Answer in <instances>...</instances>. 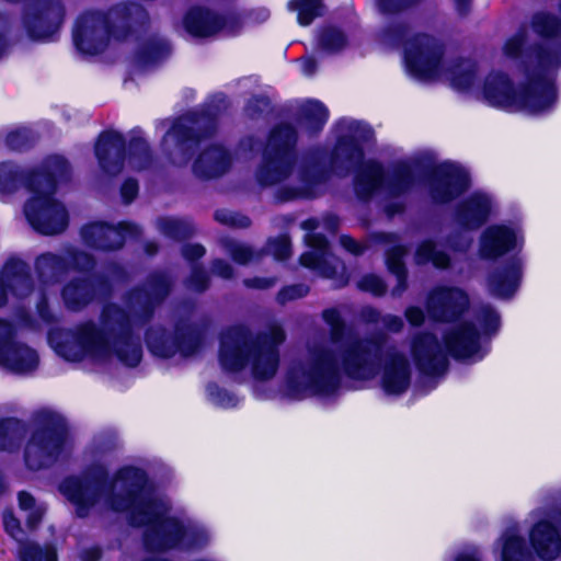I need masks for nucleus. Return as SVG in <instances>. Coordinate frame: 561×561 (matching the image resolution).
<instances>
[{
  "label": "nucleus",
  "instance_id": "14",
  "mask_svg": "<svg viewBox=\"0 0 561 561\" xmlns=\"http://www.w3.org/2000/svg\"><path fill=\"white\" fill-rule=\"evenodd\" d=\"M524 242V234L518 226L493 225L480 237L479 254L483 259H496L518 248Z\"/></svg>",
  "mask_w": 561,
  "mask_h": 561
},
{
  "label": "nucleus",
  "instance_id": "44",
  "mask_svg": "<svg viewBox=\"0 0 561 561\" xmlns=\"http://www.w3.org/2000/svg\"><path fill=\"white\" fill-rule=\"evenodd\" d=\"M216 218L219 221H222L227 225L236 226V227H247L249 226V219L244 216H239L233 213L220 211L217 213Z\"/></svg>",
  "mask_w": 561,
  "mask_h": 561
},
{
  "label": "nucleus",
  "instance_id": "8",
  "mask_svg": "<svg viewBox=\"0 0 561 561\" xmlns=\"http://www.w3.org/2000/svg\"><path fill=\"white\" fill-rule=\"evenodd\" d=\"M528 538L534 552L545 561L561 553V511L534 510L528 516Z\"/></svg>",
  "mask_w": 561,
  "mask_h": 561
},
{
  "label": "nucleus",
  "instance_id": "37",
  "mask_svg": "<svg viewBox=\"0 0 561 561\" xmlns=\"http://www.w3.org/2000/svg\"><path fill=\"white\" fill-rule=\"evenodd\" d=\"M209 399L217 405L222 408L234 407L238 403V399L227 392L226 390L219 389L217 386H209L207 388Z\"/></svg>",
  "mask_w": 561,
  "mask_h": 561
},
{
  "label": "nucleus",
  "instance_id": "17",
  "mask_svg": "<svg viewBox=\"0 0 561 561\" xmlns=\"http://www.w3.org/2000/svg\"><path fill=\"white\" fill-rule=\"evenodd\" d=\"M183 28L193 37L206 38L226 31L228 20L205 5H194L182 20Z\"/></svg>",
  "mask_w": 561,
  "mask_h": 561
},
{
  "label": "nucleus",
  "instance_id": "39",
  "mask_svg": "<svg viewBox=\"0 0 561 561\" xmlns=\"http://www.w3.org/2000/svg\"><path fill=\"white\" fill-rule=\"evenodd\" d=\"M268 252L277 260H284L290 254V244L286 236L271 240L267 244Z\"/></svg>",
  "mask_w": 561,
  "mask_h": 561
},
{
  "label": "nucleus",
  "instance_id": "13",
  "mask_svg": "<svg viewBox=\"0 0 561 561\" xmlns=\"http://www.w3.org/2000/svg\"><path fill=\"white\" fill-rule=\"evenodd\" d=\"M64 8L59 0H32L23 18L31 37L49 38L62 21Z\"/></svg>",
  "mask_w": 561,
  "mask_h": 561
},
{
  "label": "nucleus",
  "instance_id": "15",
  "mask_svg": "<svg viewBox=\"0 0 561 561\" xmlns=\"http://www.w3.org/2000/svg\"><path fill=\"white\" fill-rule=\"evenodd\" d=\"M65 446L61 434L44 430L32 435L25 447V462L32 470L41 469L51 463Z\"/></svg>",
  "mask_w": 561,
  "mask_h": 561
},
{
  "label": "nucleus",
  "instance_id": "59",
  "mask_svg": "<svg viewBox=\"0 0 561 561\" xmlns=\"http://www.w3.org/2000/svg\"><path fill=\"white\" fill-rule=\"evenodd\" d=\"M245 284L248 286L255 287V288H267L273 284V282L271 279H253V280H247Z\"/></svg>",
  "mask_w": 561,
  "mask_h": 561
},
{
  "label": "nucleus",
  "instance_id": "43",
  "mask_svg": "<svg viewBox=\"0 0 561 561\" xmlns=\"http://www.w3.org/2000/svg\"><path fill=\"white\" fill-rule=\"evenodd\" d=\"M228 252L236 262L241 264L252 261L255 255L251 248L240 243H231L228 248Z\"/></svg>",
  "mask_w": 561,
  "mask_h": 561
},
{
  "label": "nucleus",
  "instance_id": "9",
  "mask_svg": "<svg viewBox=\"0 0 561 561\" xmlns=\"http://www.w3.org/2000/svg\"><path fill=\"white\" fill-rule=\"evenodd\" d=\"M116 39L117 33L111 31L108 16L102 12H85L76 22L73 41L83 54H100Z\"/></svg>",
  "mask_w": 561,
  "mask_h": 561
},
{
  "label": "nucleus",
  "instance_id": "16",
  "mask_svg": "<svg viewBox=\"0 0 561 561\" xmlns=\"http://www.w3.org/2000/svg\"><path fill=\"white\" fill-rule=\"evenodd\" d=\"M469 185L466 170L455 163L442 164L432 183V197L437 203H447L462 193Z\"/></svg>",
  "mask_w": 561,
  "mask_h": 561
},
{
  "label": "nucleus",
  "instance_id": "50",
  "mask_svg": "<svg viewBox=\"0 0 561 561\" xmlns=\"http://www.w3.org/2000/svg\"><path fill=\"white\" fill-rule=\"evenodd\" d=\"M306 293H307V288L305 286H293V287L285 288L279 294V298L282 301H285L288 299H296V298L305 296Z\"/></svg>",
  "mask_w": 561,
  "mask_h": 561
},
{
  "label": "nucleus",
  "instance_id": "12",
  "mask_svg": "<svg viewBox=\"0 0 561 561\" xmlns=\"http://www.w3.org/2000/svg\"><path fill=\"white\" fill-rule=\"evenodd\" d=\"M296 140V133L291 126L285 124L277 127L268 140V150H275V156L268 158L257 172V180L264 185L282 181L290 170V157L287 148Z\"/></svg>",
  "mask_w": 561,
  "mask_h": 561
},
{
  "label": "nucleus",
  "instance_id": "48",
  "mask_svg": "<svg viewBox=\"0 0 561 561\" xmlns=\"http://www.w3.org/2000/svg\"><path fill=\"white\" fill-rule=\"evenodd\" d=\"M524 44V36L517 35L512 37L504 45L503 51L510 58H515L519 55L522 46Z\"/></svg>",
  "mask_w": 561,
  "mask_h": 561
},
{
  "label": "nucleus",
  "instance_id": "45",
  "mask_svg": "<svg viewBox=\"0 0 561 561\" xmlns=\"http://www.w3.org/2000/svg\"><path fill=\"white\" fill-rule=\"evenodd\" d=\"M15 341V329L7 321L0 320V348L9 346Z\"/></svg>",
  "mask_w": 561,
  "mask_h": 561
},
{
  "label": "nucleus",
  "instance_id": "34",
  "mask_svg": "<svg viewBox=\"0 0 561 561\" xmlns=\"http://www.w3.org/2000/svg\"><path fill=\"white\" fill-rule=\"evenodd\" d=\"M533 28L541 36L551 37L557 34L559 23L553 16L547 13H539L534 18Z\"/></svg>",
  "mask_w": 561,
  "mask_h": 561
},
{
  "label": "nucleus",
  "instance_id": "49",
  "mask_svg": "<svg viewBox=\"0 0 561 561\" xmlns=\"http://www.w3.org/2000/svg\"><path fill=\"white\" fill-rule=\"evenodd\" d=\"M25 135L21 130H13L5 137V145L11 149H20L23 146Z\"/></svg>",
  "mask_w": 561,
  "mask_h": 561
},
{
  "label": "nucleus",
  "instance_id": "53",
  "mask_svg": "<svg viewBox=\"0 0 561 561\" xmlns=\"http://www.w3.org/2000/svg\"><path fill=\"white\" fill-rule=\"evenodd\" d=\"M192 342L196 344V340L192 339L191 333L186 336H183L181 343L176 346V352L179 351L184 356L191 355L193 353Z\"/></svg>",
  "mask_w": 561,
  "mask_h": 561
},
{
  "label": "nucleus",
  "instance_id": "25",
  "mask_svg": "<svg viewBox=\"0 0 561 561\" xmlns=\"http://www.w3.org/2000/svg\"><path fill=\"white\" fill-rule=\"evenodd\" d=\"M502 561H531L533 553L525 539L515 529H507L496 541Z\"/></svg>",
  "mask_w": 561,
  "mask_h": 561
},
{
  "label": "nucleus",
  "instance_id": "30",
  "mask_svg": "<svg viewBox=\"0 0 561 561\" xmlns=\"http://www.w3.org/2000/svg\"><path fill=\"white\" fill-rule=\"evenodd\" d=\"M91 297V290L85 282L69 284L64 289V298L70 308H79L87 304Z\"/></svg>",
  "mask_w": 561,
  "mask_h": 561
},
{
  "label": "nucleus",
  "instance_id": "7",
  "mask_svg": "<svg viewBox=\"0 0 561 561\" xmlns=\"http://www.w3.org/2000/svg\"><path fill=\"white\" fill-rule=\"evenodd\" d=\"M284 340L278 327L271 329L270 336L256 342L249 340L241 330H231L224 334L220 347V363L230 371H238L251 364L254 378L263 380L274 376L278 364L276 345Z\"/></svg>",
  "mask_w": 561,
  "mask_h": 561
},
{
  "label": "nucleus",
  "instance_id": "47",
  "mask_svg": "<svg viewBox=\"0 0 561 561\" xmlns=\"http://www.w3.org/2000/svg\"><path fill=\"white\" fill-rule=\"evenodd\" d=\"M3 524L7 533L16 540H20L22 534L18 519L9 512L3 514Z\"/></svg>",
  "mask_w": 561,
  "mask_h": 561
},
{
  "label": "nucleus",
  "instance_id": "22",
  "mask_svg": "<svg viewBox=\"0 0 561 561\" xmlns=\"http://www.w3.org/2000/svg\"><path fill=\"white\" fill-rule=\"evenodd\" d=\"M346 129L351 130L352 127L347 126ZM362 159L363 148L357 135L352 131L342 135L334 150L332 168L341 173L340 169L344 167L345 169L354 168L362 162Z\"/></svg>",
  "mask_w": 561,
  "mask_h": 561
},
{
  "label": "nucleus",
  "instance_id": "64",
  "mask_svg": "<svg viewBox=\"0 0 561 561\" xmlns=\"http://www.w3.org/2000/svg\"><path fill=\"white\" fill-rule=\"evenodd\" d=\"M325 225H327L328 229L334 230L337 224H336V220L334 218H329L325 221Z\"/></svg>",
  "mask_w": 561,
  "mask_h": 561
},
{
  "label": "nucleus",
  "instance_id": "63",
  "mask_svg": "<svg viewBox=\"0 0 561 561\" xmlns=\"http://www.w3.org/2000/svg\"><path fill=\"white\" fill-rule=\"evenodd\" d=\"M7 438L11 440L12 436H11V435H9V433H5V434H4V437H3V442H2V440H0V448H2V449L10 448L11 444H7V443H5Z\"/></svg>",
  "mask_w": 561,
  "mask_h": 561
},
{
  "label": "nucleus",
  "instance_id": "36",
  "mask_svg": "<svg viewBox=\"0 0 561 561\" xmlns=\"http://www.w3.org/2000/svg\"><path fill=\"white\" fill-rule=\"evenodd\" d=\"M19 504L21 510L30 511L27 522L31 526H34L41 519L44 513L43 508L34 507V499L25 492L19 494Z\"/></svg>",
  "mask_w": 561,
  "mask_h": 561
},
{
  "label": "nucleus",
  "instance_id": "31",
  "mask_svg": "<svg viewBox=\"0 0 561 561\" xmlns=\"http://www.w3.org/2000/svg\"><path fill=\"white\" fill-rule=\"evenodd\" d=\"M147 343L152 353L161 357H171L176 353L174 341L161 332L148 334Z\"/></svg>",
  "mask_w": 561,
  "mask_h": 561
},
{
  "label": "nucleus",
  "instance_id": "62",
  "mask_svg": "<svg viewBox=\"0 0 561 561\" xmlns=\"http://www.w3.org/2000/svg\"><path fill=\"white\" fill-rule=\"evenodd\" d=\"M455 561H478L473 554L461 553L456 557Z\"/></svg>",
  "mask_w": 561,
  "mask_h": 561
},
{
  "label": "nucleus",
  "instance_id": "58",
  "mask_svg": "<svg viewBox=\"0 0 561 561\" xmlns=\"http://www.w3.org/2000/svg\"><path fill=\"white\" fill-rule=\"evenodd\" d=\"M203 254L204 249L198 244L188 245L185 250V255L190 259L201 257Z\"/></svg>",
  "mask_w": 561,
  "mask_h": 561
},
{
  "label": "nucleus",
  "instance_id": "28",
  "mask_svg": "<svg viewBox=\"0 0 561 561\" xmlns=\"http://www.w3.org/2000/svg\"><path fill=\"white\" fill-rule=\"evenodd\" d=\"M302 126L311 131H318L328 119L324 106L316 101H309L304 105Z\"/></svg>",
  "mask_w": 561,
  "mask_h": 561
},
{
  "label": "nucleus",
  "instance_id": "2",
  "mask_svg": "<svg viewBox=\"0 0 561 561\" xmlns=\"http://www.w3.org/2000/svg\"><path fill=\"white\" fill-rule=\"evenodd\" d=\"M144 473L135 468L118 472L111 491L103 493L100 485L87 479L68 478L60 484V492L75 505L78 515H87L91 508L128 512L136 526H148L146 543L150 549H193L205 546L208 529L191 519L167 516L163 500L142 491Z\"/></svg>",
  "mask_w": 561,
  "mask_h": 561
},
{
  "label": "nucleus",
  "instance_id": "60",
  "mask_svg": "<svg viewBox=\"0 0 561 561\" xmlns=\"http://www.w3.org/2000/svg\"><path fill=\"white\" fill-rule=\"evenodd\" d=\"M157 47L156 46H151L148 48V50L146 51V55L144 56V59L146 61H154L158 57H157Z\"/></svg>",
  "mask_w": 561,
  "mask_h": 561
},
{
  "label": "nucleus",
  "instance_id": "27",
  "mask_svg": "<svg viewBox=\"0 0 561 561\" xmlns=\"http://www.w3.org/2000/svg\"><path fill=\"white\" fill-rule=\"evenodd\" d=\"M306 242L312 251L306 252L301 255V264L319 271L327 277H332L334 272L324 266L329 262V254L327 252V242L324 238L320 234H309L306 237Z\"/></svg>",
  "mask_w": 561,
  "mask_h": 561
},
{
  "label": "nucleus",
  "instance_id": "11",
  "mask_svg": "<svg viewBox=\"0 0 561 561\" xmlns=\"http://www.w3.org/2000/svg\"><path fill=\"white\" fill-rule=\"evenodd\" d=\"M413 182V173L410 167L397 168L391 174L383 176L379 164L368 161L362 165L356 178L355 188L358 195L365 197L377 188L383 186L391 195L405 192Z\"/></svg>",
  "mask_w": 561,
  "mask_h": 561
},
{
  "label": "nucleus",
  "instance_id": "5",
  "mask_svg": "<svg viewBox=\"0 0 561 561\" xmlns=\"http://www.w3.org/2000/svg\"><path fill=\"white\" fill-rule=\"evenodd\" d=\"M51 348L69 362L90 359L105 363L116 356L128 366H136L141 358L139 345L126 335V314L116 306L103 313V328L92 324L79 328L78 332L55 329L48 335Z\"/></svg>",
  "mask_w": 561,
  "mask_h": 561
},
{
  "label": "nucleus",
  "instance_id": "61",
  "mask_svg": "<svg viewBox=\"0 0 561 561\" xmlns=\"http://www.w3.org/2000/svg\"><path fill=\"white\" fill-rule=\"evenodd\" d=\"M302 229L313 230L319 227V222L316 219H308L301 224Z\"/></svg>",
  "mask_w": 561,
  "mask_h": 561
},
{
  "label": "nucleus",
  "instance_id": "26",
  "mask_svg": "<svg viewBox=\"0 0 561 561\" xmlns=\"http://www.w3.org/2000/svg\"><path fill=\"white\" fill-rule=\"evenodd\" d=\"M230 162L227 152L220 147H213L203 152L194 163V172L204 178L218 176L226 171Z\"/></svg>",
  "mask_w": 561,
  "mask_h": 561
},
{
  "label": "nucleus",
  "instance_id": "42",
  "mask_svg": "<svg viewBox=\"0 0 561 561\" xmlns=\"http://www.w3.org/2000/svg\"><path fill=\"white\" fill-rule=\"evenodd\" d=\"M404 250L402 248H396L389 253L387 259L389 270L398 276L399 282H401L404 276V267L401 262Z\"/></svg>",
  "mask_w": 561,
  "mask_h": 561
},
{
  "label": "nucleus",
  "instance_id": "21",
  "mask_svg": "<svg viewBox=\"0 0 561 561\" xmlns=\"http://www.w3.org/2000/svg\"><path fill=\"white\" fill-rule=\"evenodd\" d=\"M136 233L137 228L129 224H121L118 228L92 224L82 231L87 242L101 249L118 248L123 244L125 234L134 236Z\"/></svg>",
  "mask_w": 561,
  "mask_h": 561
},
{
  "label": "nucleus",
  "instance_id": "20",
  "mask_svg": "<svg viewBox=\"0 0 561 561\" xmlns=\"http://www.w3.org/2000/svg\"><path fill=\"white\" fill-rule=\"evenodd\" d=\"M495 208L494 202L488 194L477 192L462 204L456 219L460 226L476 229L495 211Z\"/></svg>",
  "mask_w": 561,
  "mask_h": 561
},
{
  "label": "nucleus",
  "instance_id": "6",
  "mask_svg": "<svg viewBox=\"0 0 561 561\" xmlns=\"http://www.w3.org/2000/svg\"><path fill=\"white\" fill-rule=\"evenodd\" d=\"M67 170L62 158L55 157L49 160L46 174H31L21 172L11 162L0 163V197L3 198L25 184L31 193L24 213L32 227L44 234H55L67 227V210L51 197L54 191L53 178L61 175Z\"/></svg>",
  "mask_w": 561,
  "mask_h": 561
},
{
  "label": "nucleus",
  "instance_id": "24",
  "mask_svg": "<svg viewBox=\"0 0 561 561\" xmlns=\"http://www.w3.org/2000/svg\"><path fill=\"white\" fill-rule=\"evenodd\" d=\"M522 273L523 267L520 262H512L489 277L488 288L491 294L496 297H510L517 290L520 283Z\"/></svg>",
  "mask_w": 561,
  "mask_h": 561
},
{
  "label": "nucleus",
  "instance_id": "41",
  "mask_svg": "<svg viewBox=\"0 0 561 561\" xmlns=\"http://www.w3.org/2000/svg\"><path fill=\"white\" fill-rule=\"evenodd\" d=\"M160 230L172 238H182L186 236L187 228L183 225V222L176 219H162L159 222Z\"/></svg>",
  "mask_w": 561,
  "mask_h": 561
},
{
  "label": "nucleus",
  "instance_id": "52",
  "mask_svg": "<svg viewBox=\"0 0 561 561\" xmlns=\"http://www.w3.org/2000/svg\"><path fill=\"white\" fill-rule=\"evenodd\" d=\"M138 192V185L135 181H126L122 187V196L126 202H130Z\"/></svg>",
  "mask_w": 561,
  "mask_h": 561
},
{
  "label": "nucleus",
  "instance_id": "32",
  "mask_svg": "<svg viewBox=\"0 0 561 561\" xmlns=\"http://www.w3.org/2000/svg\"><path fill=\"white\" fill-rule=\"evenodd\" d=\"M416 261L419 263L432 262L436 267H445L449 260L444 253L435 251L431 241H426L417 249Z\"/></svg>",
  "mask_w": 561,
  "mask_h": 561
},
{
  "label": "nucleus",
  "instance_id": "3",
  "mask_svg": "<svg viewBox=\"0 0 561 561\" xmlns=\"http://www.w3.org/2000/svg\"><path fill=\"white\" fill-rule=\"evenodd\" d=\"M469 306V297L458 287H439L428 299V313L438 321L451 322L443 332L442 343L431 334L416 337L412 344L415 364L428 373L444 365L447 354L462 359H480L485 351L481 335L459 319Z\"/></svg>",
  "mask_w": 561,
  "mask_h": 561
},
{
  "label": "nucleus",
  "instance_id": "23",
  "mask_svg": "<svg viewBox=\"0 0 561 561\" xmlns=\"http://www.w3.org/2000/svg\"><path fill=\"white\" fill-rule=\"evenodd\" d=\"M410 385V370L405 358L401 355H391L385 365L382 387L389 394H398L407 390Z\"/></svg>",
  "mask_w": 561,
  "mask_h": 561
},
{
  "label": "nucleus",
  "instance_id": "1",
  "mask_svg": "<svg viewBox=\"0 0 561 561\" xmlns=\"http://www.w3.org/2000/svg\"><path fill=\"white\" fill-rule=\"evenodd\" d=\"M404 62L409 73L420 80L445 81L456 91L493 107L540 114L557 101L553 73L561 67V43L553 42L552 50L537 51L530 58L517 88L502 71H491L478 81L473 62H446L440 47L428 36H420L408 44Z\"/></svg>",
  "mask_w": 561,
  "mask_h": 561
},
{
  "label": "nucleus",
  "instance_id": "51",
  "mask_svg": "<svg viewBox=\"0 0 561 561\" xmlns=\"http://www.w3.org/2000/svg\"><path fill=\"white\" fill-rule=\"evenodd\" d=\"M58 264V259L53 254H44L37 259V268L41 273H44L46 267L55 268Z\"/></svg>",
  "mask_w": 561,
  "mask_h": 561
},
{
  "label": "nucleus",
  "instance_id": "55",
  "mask_svg": "<svg viewBox=\"0 0 561 561\" xmlns=\"http://www.w3.org/2000/svg\"><path fill=\"white\" fill-rule=\"evenodd\" d=\"M214 272L224 278H229L232 275V268L230 265L221 261H217L214 264Z\"/></svg>",
  "mask_w": 561,
  "mask_h": 561
},
{
  "label": "nucleus",
  "instance_id": "4",
  "mask_svg": "<svg viewBox=\"0 0 561 561\" xmlns=\"http://www.w3.org/2000/svg\"><path fill=\"white\" fill-rule=\"evenodd\" d=\"M379 346L371 342L334 343L313 356L307 367L294 369L287 388L291 397L327 394L333 391L342 375L368 380L377 373Z\"/></svg>",
  "mask_w": 561,
  "mask_h": 561
},
{
  "label": "nucleus",
  "instance_id": "33",
  "mask_svg": "<svg viewBox=\"0 0 561 561\" xmlns=\"http://www.w3.org/2000/svg\"><path fill=\"white\" fill-rule=\"evenodd\" d=\"M20 554L22 561H57L56 551L51 547L42 550L35 545L27 543L21 548Z\"/></svg>",
  "mask_w": 561,
  "mask_h": 561
},
{
  "label": "nucleus",
  "instance_id": "29",
  "mask_svg": "<svg viewBox=\"0 0 561 561\" xmlns=\"http://www.w3.org/2000/svg\"><path fill=\"white\" fill-rule=\"evenodd\" d=\"M288 8L298 13V22L301 25H308L311 21L322 13L320 0H291Z\"/></svg>",
  "mask_w": 561,
  "mask_h": 561
},
{
  "label": "nucleus",
  "instance_id": "19",
  "mask_svg": "<svg viewBox=\"0 0 561 561\" xmlns=\"http://www.w3.org/2000/svg\"><path fill=\"white\" fill-rule=\"evenodd\" d=\"M39 355L30 345L15 340L7 347L0 348V367L16 375H27L37 369Z\"/></svg>",
  "mask_w": 561,
  "mask_h": 561
},
{
  "label": "nucleus",
  "instance_id": "46",
  "mask_svg": "<svg viewBox=\"0 0 561 561\" xmlns=\"http://www.w3.org/2000/svg\"><path fill=\"white\" fill-rule=\"evenodd\" d=\"M360 287L365 290L371 291L375 295H380L385 291V285L382 280L374 275L363 278Z\"/></svg>",
  "mask_w": 561,
  "mask_h": 561
},
{
  "label": "nucleus",
  "instance_id": "38",
  "mask_svg": "<svg viewBox=\"0 0 561 561\" xmlns=\"http://www.w3.org/2000/svg\"><path fill=\"white\" fill-rule=\"evenodd\" d=\"M346 43L345 36L337 30L331 28L325 31L321 36V45L330 51H336L344 47Z\"/></svg>",
  "mask_w": 561,
  "mask_h": 561
},
{
  "label": "nucleus",
  "instance_id": "54",
  "mask_svg": "<svg viewBox=\"0 0 561 561\" xmlns=\"http://www.w3.org/2000/svg\"><path fill=\"white\" fill-rule=\"evenodd\" d=\"M409 322L413 325L422 323L424 319L423 312L419 308H409L405 312Z\"/></svg>",
  "mask_w": 561,
  "mask_h": 561
},
{
  "label": "nucleus",
  "instance_id": "57",
  "mask_svg": "<svg viewBox=\"0 0 561 561\" xmlns=\"http://www.w3.org/2000/svg\"><path fill=\"white\" fill-rule=\"evenodd\" d=\"M342 245L352 253H359L360 247L352 238L343 236L341 237Z\"/></svg>",
  "mask_w": 561,
  "mask_h": 561
},
{
  "label": "nucleus",
  "instance_id": "56",
  "mask_svg": "<svg viewBox=\"0 0 561 561\" xmlns=\"http://www.w3.org/2000/svg\"><path fill=\"white\" fill-rule=\"evenodd\" d=\"M300 67H301L302 73L310 76L316 70V61L310 57L302 58L300 60Z\"/></svg>",
  "mask_w": 561,
  "mask_h": 561
},
{
  "label": "nucleus",
  "instance_id": "40",
  "mask_svg": "<svg viewBox=\"0 0 561 561\" xmlns=\"http://www.w3.org/2000/svg\"><path fill=\"white\" fill-rule=\"evenodd\" d=\"M188 139L182 134L179 126H174L169 130L163 139V146L167 150H170L172 146H175L180 150H184L188 147Z\"/></svg>",
  "mask_w": 561,
  "mask_h": 561
},
{
  "label": "nucleus",
  "instance_id": "10",
  "mask_svg": "<svg viewBox=\"0 0 561 561\" xmlns=\"http://www.w3.org/2000/svg\"><path fill=\"white\" fill-rule=\"evenodd\" d=\"M123 138L118 133L111 131L100 136L95 146V154L101 169L106 174H118L125 161L134 170H141L149 163V153L145 146L130 152L127 158L123 156Z\"/></svg>",
  "mask_w": 561,
  "mask_h": 561
},
{
  "label": "nucleus",
  "instance_id": "35",
  "mask_svg": "<svg viewBox=\"0 0 561 561\" xmlns=\"http://www.w3.org/2000/svg\"><path fill=\"white\" fill-rule=\"evenodd\" d=\"M479 324L482 329V333L490 335L499 330L500 317L493 309L489 307L484 308L479 316Z\"/></svg>",
  "mask_w": 561,
  "mask_h": 561
},
{
  "label": "nucleus",
  "instance_id": "18",
  "mask_svg": "<svg viewBox=\"0 0 561 561\" xmlns=\"http://www.w3.org/2000/svg\"><path fill=\"white\" fill-rule=\"evenodd\" d=\"M7 290L19 300L34 295L27 267L20 260H10L2 271L0 277V307L8 301L9 294Z\"/></svg>",
  "mask_w": 561,
  "mask_h": 561
}]
</instances>
